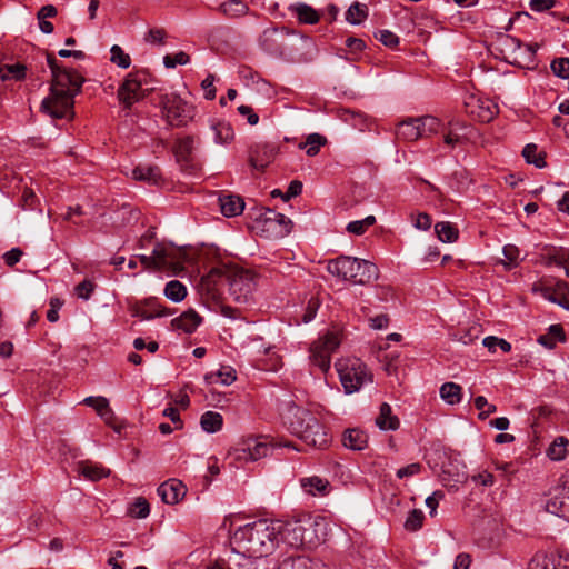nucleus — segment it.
Masks as SVG:
<instances>
[{
	"instance_id": "48",
	"label": "nucleus",
	"mask_w": 569,
	"mask_h": 569,
	"mask_svg": "<svg viewBox=\"0 0 569 569\" xmlns=\"http://www.w3.org/2000/svg\"><path fill=\"white\" fill-rule=\"evenodd\" d=\"M502 252H503V256H505L503 264L508 269H511V268H515V267L518 266L520 251H519V249L516 246L507 244V246L503 247Z\"/></svg>"
},
{
	"instance_id": "59",
	"label": "nucleus",
	"mask_w": 569,
	"mask_h": 569,
	"mask_svg": "<svg viewBox=\"0 0 569 569\" xmlns=\"http://www.w3.org/2000/svg\"><path fill=\"white\" fill-rule=\"evenodd\" d=\"M214 76L208 74L207 78L202 81L201 86L204 90V97L208 100H213L216 98V88L213 86Z\"/></svg>"
},
{
	"instance_id": "28",
	"label": "nucleus",
	"mask_w": 569,
	"mask_h": 569,
	"mask_svg": "<svg viewBox=\"0 0 569 569\" xmlns=\"http://www.w3.org/2000/svg\"><path fill=\"white\" fill-rule=\"evenodd\" d=\"M134 180L157 184L161 180V171L157 166H138L132 170Z\"/></svg>"
},
{
	"instance_id": "16",
	"label": "nucleus",
	"mask_w": 569,
	"mask_h": 569,
	"mask_svg": "<svg viewBox=\"0 0 569 569\" xmlns=\"http://www.w3.org/2000/svg\"><path fill=\"white\" fill-rule=\"evenodd\" d=\"M161 500L168 505L178 503L186 495V486L177 479H169L157 489Z\"/></svg>"
},
{
	"instance_id": "58",
	"label": "nucleus",
	"mask_w": 569,
	"mask_h": 569,
	"mask_svg": "<svg viewBox=\"0 0 569 569\" xmlns=\"http://www.w3.org/2000/svg\"><path fill=\"white\" fill-rule=\"evenodd\" d=\"M420 470H421L420 463H418V462L410 463L406 467L398 469L397 477L400 479L411 477V476L418 475L420 472Z\"/></svg>"
},
{
	"instance_id": "26",
	"label": "nucleus",
	"mask_w": 569,
	"mask_h": 569,
	"mask_svg": "<svg viewBox=\"0 0 569 569\" xmlns=\"http://www.w3.org/2000/svg\"><path fill=\"white\" fill-rule=\"evenodd\" d=\"M376 425L380 430H397L400 426V421L397 416L392 415L391 407L383 402L380 406L379 415L376 418Z\"/></svg>"
},
{
	"instance_id": "61",
	"label": "nucleus",
	"mask_w": 569,
	"mask_h": 569,
	"mask_svg": "<svg viewBox=\"0 0 569 569\" xmlns=\"http://www.w3.org/2000/svg\"><path fill=\"white\" fill-rule=\"evenodd\" d=\"M99 417L108 425L110 426L113 430H116L117 432H120V427L116 425V415L113 412V410L110 408V406H108L104 411H102Z\"/></svg>"
},
{
	"instance_id": "21",
	"label": "nucleus",
	"mask_w": 569,
	"mask_h": 569,
	"mask_svg": "<svg viewBox=\"0 0 569 569\" xmlns=\"http://www.w3.org/2000/svg\"><path fill=\"white\" fill-rule=\"evenodd\" d=\"M202 318L193 310L189 309L171 321L174 329L182 330L186 333H192L201 323Z\"/></svg>"
},
{
	"instance_id": "46",
	"label": "nucleus",
	"mask_w": 569,
	"mask_h": 569,
	"mask_svg": "<svg viewBox=\"0 0 569 569\" xmlns=\"http://www.w3.org/2000/svg\"><path fill=\"white\" fill-rule=\"evenodd\" d=\"M482 345L490 351L495 352L497 347H499L503 352H509L511 350V345L502 339L495 336H488L483 339Z\"/></svg>"
},
{
	"instance_id": "29",
	"label": "nucleus",
	"mask_w": 569,
	"mask_h": 569,
	"mask_svg": "<svg viewBox=\"0 0 569 569\" xmlns=\"http://www.w3.org/2000/svg\"><path fill=\"white\" fill-rule=\"evenodd\" d=\"M79 472L91 481H98L110 475V470L100 465H94L89 461L80 462L78 466Z\"/></svg>"
},
{
	"instance_id": "52",
	"label": "nucleus",
	"mask_w": 569,
	"mask_h": 569,
	"mask_svg": "<svg viewBox=\"0 0 569 569\" xmlns=\"http://www.w3.org/2000/svg\"><path fill=\"white\" fill-rule=\"evenodd\" d=\"M326 142V138L318 133L309 134L306 141L307 154L310 157L316 156L319 152L321 146Z\"/></svg>"
},
{
	"instance_id": "36",
	"label": "nucleus",
	"mask_w": 569,
	"mask_h": 569,
	"mask_svg": "<svg viewBox=\"0 0 569 569\" xmlns=\"http://www.w3.org/2000/svg\"><path fill=\"white\" fill-rule=\"evenodd\" d=\"M292 9L300 22L313 24L319 21V13L306 3H297Z\"/></svg>"
},
{
	"instance_id": "35",
	"label": "nucleus",
	"mask_w": 569,
	"mask_h": 569,
	"mask_svg": "<svg viewBox=\"0 0 569 569\" xmlns=\"http://www.w3.org/2000/svg\"><path fill=\"white\" fill-rule=\"evenodd\" d=\"M278 569H315V565L308 557H287L279 563Z\"/></svg>"
},
{
	"instance_id": "3",
	"label": "nucleus",
	"mask_w": 569,
	"mask_h": 569,
	"mask_svg": "<svg viewBox=\"0 0 569 569\" xmlns=\"http://www.w3.org/2000/svg\"><path fill=\"white\" fill-rule=\"evenodd\" d=\"M286 425L291 433L301 439L307 446L316 449L328 447L331 438L317 417L309 410L292 406L288 409Z\"/></svg>"
},
{
	"instance_id": "56",
	"label": "nucleus",
	"mask_w": 569,
	"mask_h": 569,
	"mask_svg": "<svg viewBox=\"0 0 569 569\" xmlns=\"http://www.w3.org/2000/svg\"><path fill=\"white\" fill-rule=\"evenodd\" d=\"M376 38L389 48H395L399 43L398 36L389 30H380Z\"/></svg>"
},
{
	"instance_id": "20",
	"label": "nucleus",
	"mask_w": 569,
	"mask_h": 569,
	"mask_svg": "<svg viewBox=\"0 0 569 569\" xmlns=\"http://www.w3.org/2000/svg\"><path fill=\"white\" fill-rule=\"evenodd\" d=\"M303 532L305 529L301 520L289 522L284 526L282 532L283 540L291 547L306 548Z\"/></svg>"
},
{
	"instance_id": "42",
	"label": "nucleus",
	"mask_w": 569,
	"mask_h": 569,
	"mask_svg": "<svg viewBox=\"0 0 569 569\" xmlns=\"http://www.w3.org/2000/svg\"><path fill=\"white\" fill-rule=\"evenodd\" d=\"M223 14L228 17H239L248 12V6L241 0H229L220 7Z\"/></svg>"
},
{
	"instance_id": "11",
	"label": "nucleus",
	"mask_w": 569,
	"mask_h": 569,
	"mask_svg": "<svg viewBox=\"0 0 569 569\" xmlns=\"http://www.w3.org/2000/svg\"><path fill=\"white\" fill-rule=\"evenodd\" d=\"M162 109L170 126H186L193 118V107L179 96L170 94L162 99Z\"/></svg>"
},
{
	"instance_id": "30",
	"label": "nucleus",
	"mask_w": 569,
	"mask_h": 569,
	"mask_svg": "<svg viewBox=\"0 0 569 569\" xmlns=\"http://www.w3.org/2000/svg\"><path fill=\"white\" fill-rule=\"evenodd\" d=\"M439 392L441 399L450 406H455L461 401L462 389L458 383L446 382L440 387Z\"/></svg>"
},
{
	"instance_id": "13",
	"label": "nucleus",
	"mask_w": 569,
	"mask_h": 569,
	"mask_svg": "<svg viewBox=\"0 0 569 569\" xmlns=\"http://www.w3.org/2000/svg\"><path fill=\"white\" fill-rule=\"evenodd\" d=\"M142 82L133 73H129L123 83L118 89V98L126 108L131 106L143 98Z\"/></svg>"
},
{
	"instance_id": "25",
	"label": "nucleus",
	"mask_w": 569,
	"mask_h": 569,
	"mask_svg": "<svg viewBox=\"0 0 569 569\" xmlns=\"http://www.w3.org/2000/svg\"><path fill=\"white\" fill-rule=\"evenodd\" d=\"M342 443L350 450L360 451L368 445V436L360 429H347L342 435Z\"/></svg>"
},
{
	"instance_id": "43",
	"label": "nucleus",
	"mask_w": 569,
	"mask_h": 569,
	"mask_svg": "<svg viewBox=\"0 0 569 569\" xmlns=\"http://www.w3.org/2000/svg\"><path fill=\"white\" fill-rule=\"evenodd\" d=\"M110 53H111L110 61L112 63L117 64L118 67H120L122 69H127L130 67V64H131L130 56L128 53H126L120 46H118V44L112 46L110 49Z\"/></svg>"
},
{
	"instance_id": "8",
	"label": "nucleus",
	"mask_w": 569,
	"mask_h": 569,
	"mask_svg": "<svg viewBox=\"0 0 569 569\" xmlns=\"http://www.w3.org/2000/svg\"><path fill=\"white\" fill-rule=\"evenodd\" d=\"M440 128L441 121L432 116L408 118L398 123L396 137L398 140L412 142L437 133Z\"/></svg>"
},
{
	"instance_id": "22",
	"label": "nucleus",
	"mask_w": 569,
	"mask_h": 569,
	"mask_svg": "<svg viewBox=\"0 0 569 569\" xmlns=\"http://www.w3.org/2000/svg\"><path fill=\"white\" fill-rule=\"evenodd\" d=\"M279 38L283 39V34L277 29L266 30L261 37V44L269 53L282 57L286 54V49L282 43L279 42Z\"/></svg>"
},
{
	"instance_id": "10",
	"label": "nucleus",
	"mask_w": 569,
	"mask_h": 569,
	"mask_svg": "<svg viewBox=\"0 0 569 569\" xmlns=\"http://www.w3.org/2000/svg\"><path fill=\"white\" fill-rule=\"evenodd\" d=\"M270 450L271 446L262 438L248 437L230 450L228 457L239 463L257 461L267 457Z\"/></svg>"
},
{
	"instance_id": "51",
	"label": "nucleus",
	"mask_w": 569,
	"mask_h": 569,
	"mask_svg": "<svg viewBox=\"0 0 569 569\" xmlns=\"http://www.w3.org/2000/svg\"><path fill=\"white\" fill-rule=\"evenodd\" d=\"M552 72L562 79L569 78V58H557L551 62Z\"/></svg>"
},
{
	"instance_id": "32",
	"label": "nucleus",
	"mask_w": 569,
	"mask_h": 569,
	"mask_svg": "<svg viewBox=\"0 0 569 569\" xmlns=\"http://www.w3.org/2000/svg\"><path fill=\"white\" fill-rule=\"evenodd\" d=\"M200 425L203 431L214 433L222 428L223 418L219 412L206 411L200 418Z\"/></svg>"
},
{
	"instance_id": "7",
	"label": "nucleus",
	"mask_w": 569,
	"mask_h": 569,
	"mask_svg": "<svg viewBox=\"0 0 569 569\" xmlns=\"http://www.w3.org/2000/svg\"><path fill=\"white\" fill-rule=\"evenodd\" d=\"M336 369L346 393H353L372 382V373L358 358L340 359L336 362Z\"/></svg>"
},
{
	"instance_id": "45",
	"label": "nucleus",
	"mask_w": 569,
	"mask_h": 569,
	"mask_svg": "<svg viewBox=\"0 0 569 569\" xmlns=\"http://www.w3.org/2000/svg\"><path fill=\"white\" fill-rule=\"evenodd\" d=\"M537 146L529 143L523 148L522 156L528 163H532L537 168H543L546 166L545 158L541 154H537Z\"/></svg>"
},
{
	"instance_id": "41",
	"label": "nucleus",
	"mask_w": 569,
	"mask_h": 569,
	"mask_svg": "<svg viewBox=\"0 0 569 569\" xmlns=\"http://www.w3.org/2000/svg\"><path fill=\"white\" fill-rule=\"evenodd\" d=\"M368 16V9L365 4L359 2L352 3L346 13V20L351 24L361 23Z\"/></svg>"
},
{
	"instance_id": "19",
	"label": "nucleus",
	"mask_w": 569,
	"mask_h": 569,
	"mask_svg": "<svg viewBox=\"0 0 569 569\" xmlns=\"http://www.w3.org/2000/svg\"><path fill=\"white\" fill-rule=\"evenodd\" d=\"M169 312L166 308L161 307L156 299H148L143 305L137 306L132 310V316L141 320H150L156 317H166Z\"/></svg>"
},
{
	"instance_id": "23",
	"label": "nucleus",
	"mask_w": 569,
	"mask_h": 569,
	"mask_svg": "<svg viewBox=\"0 0 569 569\" xmlns=\"http://www.w3.org/2000/svg\"><path fill=\"white\" fill-rule=\"evenodd\" d=\"M546 510L558 517H569V495L561 492L551 496L546 502Z\"/></svg>"
},
{
	"instance_id": "54",
	"label": "nucleus",
	"mask_w": 569,
	"mask_h": 569,
	"mask_svg": "<svg viewBox=\"0 0 569 569\" xmlns=\"http://www.w3.org/2000/svg\"><path fill=\"white\" fill-rule=\"evenodd\" d=\"M96 284L91 280H83L76 286L74 291L78 298L88 300L94 290Z\"/></svg>"
},
{
	"instance_id": "53",
	"label": "nucleus",
	"mask_w": 569,
	"mask_h": 569,
	"mask_svg": "<svg viewBox=\"0 0 569 569\" xmlns=\"http://www.w3.org/2000/svg\"><path fill=\"white\" fill-rule=\"evenodd\" d=\"M83 403L93 408L98 415H100L108 406H110L108 399L102 396L87 397L83 399Z\"/></svg>"
},
{
	"instance_id": "12",
	"label": "nucleus",
	"mask_w": 569,
	"mask_h": 569,
	"mask_svg": "<svg viewBox=\"0 0 569 569\" xmlns=\"http://www.w3.org/2000/svg\"><path fill=\"white\" fill-rule=\"evenodd\" d=\"M154 253L160 261L161 270H170L174 274L183 270L186 261V252L183 250L171 244L157 242Z\"/></svg>"
},
{
	"instance_id": "37",
	"label": "nucleus",
	"mask_w": 569,
	"mask_h": 569,
	"mask_svg": "<svg viewBox=\"0 0 569 569\" xmlns=\"http://www.w3.org/2000/svg\"><path fill=\"white\" fill-rule=\"evenodd\" d=\"M209 383H221L224 386L231 385L236 380V371L231 367H221L217 373L206 376Z\"/></svg>"
},
{
	"instance_id": "49",
	"label": "nucleus",
	"mask_w": 569,
	"mask_h": 569,
	"mask_svg": "<svg viewBox=\"0 0 569 569\" xmlns=\"http://www.w3.org/2000/svg\"><path fill=\"white\" fill-rule=\"evenodd\" d=\"M189 61L190 57L183 51H179L174 54H167L163 57V64L168 69L176 68L177 66L187 64Z\"/></svg>"
},
{
	"instance_id": "64",
	"label": "nucleus",
	"mask_w": 569,
	"mask_h": 569,
	"mask_svg": "<svg viewBox=\"0 0 569 569\" xmlns=\"http://www.w3.org/2000/svg\"><path fill=\"white\" fill-rule=\"evenodd\" d=\"M302 191V183L298 180H292L283 196V200L288 201L293 197H297Z\"/></svg>"
},
{
	"instance_id": "63",
	"label": "nucleus",
	"mask_w": 569,
	"mask_h": 569,
	"mask_svg": "<svg viewBox=\"0 0 569 569\" xmlns=\"http://www.w3.org/2000/svg\"><path fill=\"white\" fill-rule=\"evenodd\" d=\"M23 252L19 248H12L10 251L3 254V259L7 266L13 267L17 262H19Z\"/></svg>"
},
{
	"instance_id": "1",
	"label": "nucleus",
	"mask_w": 569,
	"mask_h": 569,
	"mask_svg": "<svg viewBox=\"0 0 569 569\" xmlns=\"http://www.w3.org/2000/svg\"><path fill=\"white\" fill-rule=\"evenodd\" d=\"M280 526L260 519L234 530L229 563L237 569H254V560L269 556L278 545Z\"/></svg>"
},
{
	"instance_id": "60",
	"label": "nucleus",
	"mask_w": 569,
	"mask_h": 569,
	"mask_svg": "<svg viewBox=\"0 0 569 569\" xmlns=\"http://www.w3.org/2000/svg\"><path fill=\"white\" fill-rule=\"evenodd\" d=\"M238 112L241 116L247 117L248 123L251 126H254L259 122V116L253 111V109L250 106H239Z\"/></svg>"
},
{
	"instance_id": "5",
	"label": "nucleus",
	"mask_w": 569,
	"mask_h": 569,
	"mask_svg": "<svg viewBox=\"0 0 569 569\" xmlns=\"http://www.w3.org/2000/svg\"><path fill=\"white\" fill-rule=\"evenodd\" d=\"M222 270L220 268L211 269L203 276L198 284V292L209 308H220V312L230 319L240 317L239 310L222 302L221 286L224 283Z\"/></svg>"
},
{
	"instance_id": "55",
	"label": "nucleus",
	"mask_w": 569,
	"mask_h": 569,
	"mask_svg": "<svg viewBox=\"0 0 569 569\" xmlns=\"http://www.w3.org/2000/svg\"><path fill=\"white\" fill-rule=\"evenodd\" d=\"M345 121L350 122L351 126L355 128H358L360 131H365V128L367 127V119L361 113H355L347 111L345 113Z\"/></svg>"
},
{
	"instance_id": "18",
	"label": "nucleus",
	"mask_w": 569,
	"mask_h": 569,
	"mask_svg": "<svg viewBox=\"0 0 569 569\" xmlns=\"http://www.w3.org/2000/svg\"><path fill=\"white\" fill-rule=\"evenodd\" d=\"M300 486L303 491L313 497H325L331 491V485L326 478L311 476L300 479Z\"/></svg>"
},
{
	"instance_id": "38",
	"label": "nucleus",
	"mask_w": 569,
	"mask_h": 569,
	"mask_svg": "<svg viewBox=\"0 0 569 569\" xmlns=\"http://www.w3.org/2000/svg\"><path fill=\"white\" fill-rule=\"evenodd\" d=\"M164 296L173 302H180L187 296V288L180 281L171 280L164 287Z\"/></svg>"
},
{
	"instance_id": "57",
	"label": "nucleus",
	"mask_w": 569,
	"mask_h": 569,
	"mask_svg": "<svg viewBox=\"0 0 569 569\" xmlns=\"http://www.w3.org/2000/svg\"><path fill=\"white\" fill-rule=\"evenodd\" d=\"M139 260L143 264V267L147 269L152 268V269L161 270L160 261H159L157 254L154 253V249L152 250V253L150 256H146V254L139 256Z\"/></svg>"
},
{
	"instance_id": "17",
	"label": "nucleus",
	"mask_w": 569,
	"mask_h": 569,
	"mask_svg": "<svg viewBox=\"0 0 569 569\" xmlns=\"http://www.w3.org/2000/svg\"><path fill=\"white\" fill-rule=\"evenodd\" d=\"M277 148L272 144L257 146L251 151L249 162L253 169L263 170L276 157Z\"/></svg>"
},
{
	"instance_id": "39",
	"label": "nucleus",
	"mask_w": 569,
	"mask_h": 569,
	"mask_svg": "<svg viewBox=\"0 0 569 569\" xmlns=\"http://www.w3.org/2000/svg\"><path fill=\"white\" fill-rule=\"evenodd\" d=\"M26 66L22 63H14V64H6L2 68V72L0 73L1 80H22L26 77Z\"/></svg>"
},
{
	"instance_id": "27",
	"label": "nucleus",
	"mask_w": 569,
	"mask_h": 569,
	"mask_svg": "<svg viewBox=\"0 0 569 569\" xmlns=\"http://www.w3.org/2000/svg\"><path fill=\"white\" fill-rule=\"evenodd\" d=\"M194 149V139L193 137H186L179 139L174 146V154L177 161L181 163L183 169H187L188 163L191 159L192 151Z\"/></svg>"
},
{
	"instance_id": "33",
	"label": "nucleus",
	"mask_w": 569,
	"mask_h": 569,
	"mask_svg": "<svg viewBox=\"0 0 569 569\" xmlns=\"http://www.w3.org/2000/svg\"><path fill=\"white\" fill-rule=\"evenodd\" d=\"M562 340H565L563 329L559 325L550 326L548 333L541 335L538 338V342L548 349L555 348L557 341Z\"/></svg>"
},
{
	"instance_id": "9",
	"label": "nucleus",
	"mask_w": 569,
	"mask_h": 569,
	"mask_svg": "<svg viewBox=\"0 0 569 569\" xmlns=\"http://www.w3.org/2000/svg\"><path fill=\"white\" fill-rule=\"evenodd\" d=\"M340 343L341 335L339 331H327L310 347L311 363L327 373L331 367V355L339 348Z\"/></svg>"
},
{
	"instance_id": "62",
	"label": "nucleus",
	"mask_w": 569,
	"mask_h": 569,
	"mask_svg": "<svg viewBox=\"0 0 569 569\" xmlns=\"http://www.w3.org/2000/svg\"><path fill=\"white\" fill-rule=\"evenodd\" d=\"M449 126H450V129H449L448 133L445 136L443 141L447 146L453 147L457 143L461 142V136L455 132V127H459L460 124L449 122Z\"/></svg>"
},
{
	"instance_id": "15",
	"label": "nucleus",
	"mask_w": 569,
	"mask_h": 569,
	"mask_svg": "<svg viewBox=\"0 0 569 569\" xmlns=\"http://www.w3.org/2000/svg\"><path fill=\"white\" fill-rule=\"evenodd\" d=\"M305 529V545L307 549H311L320 545L327 537V522L323 518L317 517L302 521Z\"/></svg>"
},
{
	"instance_id": "50",
	"label": "nucleus",
	"mask_w": 569,
	"mask_h": 569,
	"mask_svg": "<svg viewBox=\"0 0 569 569\" xmlns=\"http://www.w3.org/2000/svg\"><path fill=\"white\" fill-rule=\"evenodd\" d=\"M129 512L134 518H146L150 512V506L144 498H137Z\"/></svg>"
},
{
	"instance_id": "6",
	"label": "nucleus",
	"mask_w": 569,
	"mask_h": 569,
	"mask_svg": "<svg viewBox=\"0 0 569 569\" xmlns=\"http://www.w3.org/2000/svg\"><path fill=\"white\" fill-rule=\"evenodd\" d=\"M221 270L232 300L238 305L249 303L256 288V273L236 264L223 266Z\"/></svg>"
},
{
	"instance_id": "24",
	"label": "nucleus",
	"mask_w": 569,
	"mask_h": 569,
	"mask_svg": "<svg viewBox=\"0 0 569 569\" xmlns=\"http://www.w3.org/2000/svg\"><path fill=\"white\" fill-rule=\"evenodd\" d=\"M219 204L223 216L236 217L242 213L244 201L240 196L223 194L219 197Z\"/></svg>"
},
{
	"instance_id": "40",
	"label": "nucleus",
	"mask_w": 569,
	"mask_h": 569,
	"mask_svg": "<svg viewBox=\"0 0 569 569\" xmlns=\"http://www.w3.org/2000/svg\"><path fill=\"white\" fill-rule=\"evenodd\" d=\"M568 443H569V441L563 437H559V438L555 439V441L548 448V451H547L548 457L555 461L562 460L567 455Z\"/></svg>"
},
{
	"instance_id": "44",
	"label": "nucleus",
	"mask_w": 569,
	"mask_h": 569,
	"mask_svg": "<svg viewBox=\"0 0 569 569\" xmlns=\"http://www.w3.org/2000/svg\"><path fill=\"white\" fill-rule=\"evenodd\" d=\"M376 223L375 216H368L362 220L351 221L347 226V231L357 236H361L366 230Z\"/></svg>"
},
{
	"instance_id": "34",
	"label": "nucleus",
	"mask_w": 569,
	"mask_h": 569,
	"mask_svg": "<svg viewBox=\"0 0 569 569\" xmlns=\"http://www.w3.org/2000/svg\"><path fill=\"white\" fill-rule=\"evenodd\" d=\"M213 132V140L218 144L229 143L234 138V132L231 126L227 122H219L211 127Z\"/></svg>"
},
{
	"instance_id": "14",
	"label": "nucleus",
	"mask_w": 569,
	"mask_h": 569,
	"mask_svg": "<svg viewBox=\"0 0 569 569\" xmlns=\"http://www.w3.org/2000/svg\"><path fill=\"white\" fill-rule=\"evenodd\" d=\"M466 106L468 107V112L483 123L493 120L499 112V108L493 101L473 96L469 98Z\"/></svg>"
},
{
	"instance_id": "47",
	"label": "nucleus",
	"mask_w": 569,
	"mask_h": 569,
	"mask_svg": "<svg viewBox=\"0 0 569 569\" xmlns=\"http://www.w3.org/2000/svg\"><path fill=\"white\" fill-rule=\"evenodd\" d=\"M423 512L420 509H413L407 517L405 528L408 531H417L422 527Z\"/></svg>"
},
{
	"instance_id": "2",
	"label": "nucleus",
	"mask_w": 569,
	"mask_h": 569,
	"mask_svg": "<svg viewBox=\"0 0 569 569\" xmlns=\"http://www.w3.org/2000/svg\"><path fill=\"white\" fill-rule=\"evenodd\" d=\"M52 73L50 93L42 100L41 111L56 119H72L74 97L81 91L84 78L73 69L59 66L52 53H47Z\"/></svg>"
},
{
	"instance_id": "4",
	"label": "nucleus",
	"mask_w": 569,
	"mask_h": 569,
	"mask_svg": "<svg viewBox=\"0 0 569 569\" xmlns=\"http://www.w3.org/2000/svg\"><path fill=\"white\" fill-rule=\"evenodd\" d=\"M327 271L332 276L357 284L369 283L379 277V269L375 263L347 256L329 260Z\"/></svg>"
},
{
	"instance_id": "31",
	"label": "nucleus",
	"mask_w": 569,
	"mask_h": 569,
	"mask_svg": "<svg viewBox=\"0 0 569 569\" xmlns=\"http://www.w3.org/2000/svg\"><path fill=\"white\" fill-rule=\"evenodd\" d=\"M435 232L441 242H455L459 237V230L449 221H441L435 224Z\"/></svg>"
}]
</instances>
